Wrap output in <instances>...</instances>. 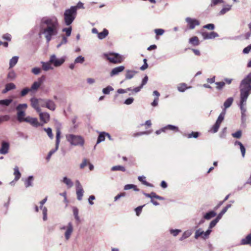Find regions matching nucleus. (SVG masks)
<instances>
[{
    "label": "nucleus",
    "instance_id": "58",
    "mask_svg": "<svg viewBox=\"0 0 251 251\" xmlns=\"http://www.w3.org/2000/svg\"><path fill=\"white\" fill-rule=\"evenodd\" d=\"M203 27L212 30L215 28V25L213 24H208L204 25Z\"/></svg>",
    "mask_w": 251,
    "mask_h": 251
},
{
    "label": "nucleus",
    "instance_id": "29",
    "mask_svg": "<svg viewBox=\"0 0 251 251\" xmlns=\"http://www.w3.org/2000/svg\"><path fill=\"white\" fill-rule=\"evenodd\" d=\"M14 175L15 176L14 180L15 181H18L21 176V174L18 166H15L14 168Z\"/></svg>",
    "mask_w": 251,
    "mask_h": 251
},
{
    "label": "nucleus",
    "instance_id": "39",
    "mask_svg": "<svg viewBox=\"0 0 251 251\" xmlns=\"http://www.w3.org/2000/svg\"><path fill=\"white\" fill-rule=\"evenodd\" d=\"M68 42V39L67 37L63 35L62 36V40L57 45L56 48L57 49L59 48L62 45L66 44Z\"/></svg>",
    "mask_w": 251,
    "mask_h": 251
},
{
    "label": "nucleus",
    "instance_id": "34",
    "mask_svg": "<svg viewBox=\"0 0 251 251\" xmlns=\"http://www.w3.org/2000/svg\"><path fill=\"white\" fill-rule=\"evenodd\" d=\"M164 129H165V131L167 130H170L176 132L179 131V129L177 126L172 125H168L167 126L164 127Z\"/></svg>",
    "mask_w": 251,
    "mask_h": 251
},
{
    "label": "nucleus",
    "instance_id": "43",
    "mask_svg": "<svg viewBox=\"0 0 251 251\" xmlns=\"http://www.w3.org/2000/svg\"><path fill=\"white\" fill-rule=\"evenodd\" d=\"M169 231L174 237H176L181 232V230L179 229H170Z\"/></svg>",
    "mask_w": 251,
    "mask_h": 251
},
{
    "label": "nucleus",
    "instance_id": "56",
    "mask_svg": "<svg viewBox=\"0 0 251 251\" xmlns=\"http://www.w3.org/2000/svg\"><path fill=\"white\" fill-rule=\"evenodd\" d=\"M143 194L148 198H150L151 199H152L153 198H155V196L156 195V193L154 192H151L150 194L146 193H143Z\"/></svg>",
    "mask_w": 251,
    "mask_h": 251
},
{
    "label": "nucleus",
    "instance_id": "42",
    "mask_svg": "<svg viewBox=\"0 0 251 251\" xmlns=\"http://www.w3.org/2000/svg\"><path fill=\"white\" fill-rule=\"evenodd\" d=\"M44 130L46 132L47 134H48L49 137L50 139H52L53 138V135L52 132V129L50 127L48 128H44Z\"/></svg>",
    "mask_w": 251,
    "mask_h": 251
},
{
    "label": "nucleus",
    "instance_id": "20",
    "mask_svg": "<svg viewBox=\"0 0 251 251\" xmlns=\"http://www.w3.org/2000/svg\"><path fill=\"white\" fill-rule=\"evenodd\" d=\"M34 177L33 176H29L24 180V184L25 188L32 187L33 186Z\"/></svg>",
    "mask_w": 251,
    "mask_h": 251
},
{
    "label": "nucleus",
    "instance_id": "40",
    "mask_svg": "<svg viewBox=\"0 0 251 251\" xmlns=\"http://www.w3.org/2000/svg\"><path fill=\"white\" fill-rule=\"evenodd\" d=\"M224 0H211L210 3L209 4L210 7H214L218 4L224 3Z\"/></svg>",
    "mask_w": 251,
    "mask_h": 251
},
{
    "label": "nucleus",
    "instance_id": "13",
    "mask_svg": "<svg viewBox=\"0 0 251 251\" xmlns=\"http://www.w3.org/2000/svg\"><path fill=\"white\" fill-rule=\"evenodd\" d=\"M45 80V76L42 75L38 78L37 81H34L30 88L31 91H36Z\"/></svg>",
    "mask_w": 251,
    "mask_h": 251
},
{
    "label": "nucleus",
    "instance_id": "46",
    "mask_svg": "<svg viewBox=\"0 0 251 251\" xmlns=\"http://www.w3.org/2000/svg\"><path fill=\"white\" fill-rule=\"evenodd\" d=\"M85 60V58L82 55H79L77 56L75 60V63H80L82 64Z\"/></svg>",
    "mask_w": 251,
    "mask_h": 251
},
{
    "label": "nucleus",
    "instance_id": "16",
    "mask_svg": "<svg viewBox=\"0 0 251 251\" xmlns=\"http://www.w3.org/2000/svg\"><path fill=\"white\" fill-rule=\"evenodd\" d=\"M10 148V145L8 142L3 141L1 143V147L0 148V154H6L8 152Z\"/></svg>",
    "mask_w": 251,
    "mask_h": 251
},
{
    "label": "nucleus",
    "instance_id": "62",
    "mask_svg": "<svg viewBox=\"0 0 251 251\" xmlns=\"http://www.w3.org/2000/svg\"><path fill=\"white\" fill-rule=\"evenodd\" d=\"M219 127L220 126L215 123V124L212 127L211 131L213 133H216L218 131Z\"/></svg>",
    "mask_w": 251,
    "mask_h": 251
},
{
    "label": "nucleus",
    "instance_id": "54",
    "mask_svg": "<svg viewBox=\"0 0 251 251\" xmlns=\"http://www.w3.org/2000/svg\"><path fill=\"white\" fill-rule=\"evenodd\" d=\"M226 113V112L225 111V110H223L222 112L219 115L217 119L219 120V121L223 122L224 120Z\"/></svg>",
    "mask_w": 251,
    "mask_h": 251
},
{
    "label": "nucleus",
    "instance_id": "50",
    "mask_svg": "<svg viewBox=\"0 0 251 251\" xmlns=\"http://www.w3.org/2000/svg\"><path fill=\"white\" fill-rule=\"evenodd\" d=\"M219 221V220L218 219H217V218H216L215 219L213 220L212 221H211V222L209 224L208 228L211 229V228L214 227L216 225V224L218 223V222Z\"/></svg>",
    "mask_w": 251,
    "mask_h": 251
},
{
    "label": "nucleus",
    "instance_id": "53",
    "mask_svg": "<svg viewBox=\"0 0 251 251\" xmlns=\"http://www.w3.org/2000/svg\"><path fill=\"white\" fill-rule=\"evenodd\" d=\"M27 107V104L26 103H22L18 104L16 107V110L26 109Z\"/></svg>",
    "mask_w": 251,
    "mask_h": 251
},
{
    "label": "nucleus",
    "instance_id": "15",
    "mask_svg": "<svg viewBox=\"0 0 251 251\" xmlns=\"http://www.w3.org/2000/svg\"><path fill=\"white\" fill-rule=\"evenodd\" d=\"M204 40L212 39L219 37V34L214 31L211 32H202L201 33Z\"/></svg>",
    "mask_w": 251,
    "mask_h": 251
},
{
    "label": "nucleus",
    "instance_id": "26",
    "mask_svg": "<svg viewBox=\"0 0 251 251\" xmlns=\"http://www.w3.org/2000/svg\"><path fill=\"white\" fill-rule=\"evenodd\" d=\"M235 146H239L242 153V156L244 157L246 153V149L243 144L240 141H236L234 143Z\"/></svg>",
    "mask_w": 251,
    "mask_h": 251
},
{
    "label": "nucleus",
    "instance_id": "49",
    "mask_svg": "<svg viewBox=\"0 0 251 251\" xmlns=\"http://www.w3.org/2000/svg\"><path fill=\"white\" fill-rule=\"evenodd\" d=\"M215 84L217 85L216 89L218 90H221L225 85V82L224 81L216 82Z\"/></svg>",
    "mask_w": 251,
    "mask_h": 251
},
{
    "label": "nucleus",
    "instance_id": "12",
    "mask_svg": "<svg viewBox=\"0 0 251 251\" xmlns=\"http://www.w3.org/2000/svg\"><path fill=\"white\" fill-rule=\"evenodd\" d=\"M24 122L30 124L33 126L35 127L43 126V124L38 122L37 118H33L30 116L26 117Z\"/></svg>",
    "mask_w": 251,
    "mask_h": 251
},
{
    "label": "nucleus",
    "instance_id": "6",
    "mask_svg": "<svg viewBox=\"0 0 251 251\" xmlns=\"http://www.w3.org/2000/svg\"><path fill=\"white\" fill-rule=\"evenodd\" d=\"M240 92V103L239 104V106L241 110V113H246L247 111V109L246 107L247 100L250 95L248 93L244 92L243 91Z\"/></svg>",
    "mask_w": 251,
    "mask_h": 251
},
{
    "label": "nucleus",
    "instance_id": "3",
    "mask_svg": "<svg viewBox=\"0 0 251 251\" xmlns=\"http://www.w3.org/2000/svg\"><path fill=\"white\" fill-rule=\"evenodd\" d=\"M67 140L72 146H83L84 144V139L80 135H76L72 134H68L66 136Z\"/></svg>",
    "mask_w": 251,
    "mask_h": 251
},
{
    "label": "nucleus",
    "instance_id": "7",
    "mask_svg": "<svg viewBox=\"0 0 251 251\" xmlns=\"http://www.w3.org/2000/svg\"><path fill=\"white\" fill-rule=\"evenodd\" d=\"M60 135L61 131L59 129H57L56 130V134L55 147L54 149H51L48 153V154L46 157V159L48 161L50 160L51 155L58 150L59 145L60 142Z\"/></svg>",
    "mask_w": 251,
    "mask_h": 251
},
{
    "label": "nucleus",
    "instance_id": "4",
    "mask_svg": "<svg viewBox=\"0 0 251 251\" xmlns=\"http://www.w3.org/2000/svg\"><path fill=\"white\" fill-rule=\"evenodd\" d=\"M240 91L250 94L251 93V72L250 73L240 82Z\"/></svg>",
    "mask_w": 251,
    "mask_h": 251
},
{
    "label": "nucleus",
    "instance_id": "41",
    "mask_svg": "<svg viewBox=\"0 0 251 251\" xmlns=\"http://www.w3.org/2000/svg\"><path fill=\"white\" fill-rule=\"evenodd\" d=\"M16 74L14 72V71H10L8 74H7V78L10 80H14L16 77Z\"/></svg>",
    "mask_w": 251,
    "mask_h": 251
},
{
    "label": "nucleus",
    "instance_id": "35",
    "mask_svg": "<svg viewBox=\"0 0 251 251\" xmlns=\"http://www.w3.org/2000/svg\"><path fill=\"white\" fill-rule=\"evenodd\" d=\"M105 134H106V132H104V131L100 133V134L98 136V139H97V144H98L100 143V142L104 141L105 140Z\"/></svg>",
    "mask_w": 251,
    "mask_h": 251
},
{
    "label": "nucleus",
    "instance_id": "47",
    "mask_svg": "<svg viewBox=\"0 0 251 251\" xmlns=\"http://www.w3.org/2000/svg\"><path fill=\"white\" fill-rule=\"evenodd\" d=\"M30 91H31L30 88L25 87L21 91L20 95L21 97H24Z\"/></svg>",
    "mask_w": 251,
    "mask_h": 251
},
{
    "label": "nucleus",
    "instance_id": "2",
    "mask_svg": "<svg viewBox=\"0 0 251 251\" xmlns=\"http://www.w3.org/2000/svg\"><path fill=\"white\" fill-rule=\"evenodd\" d=\"M76 14V7L73 6L66 9L64 13V22L65 25H70L75 20Z\"/></svg>",
    "mask_w": 251,
    "mask_h": 251
},
{
    "label": "nucleus",
    "instance_id": "24",
    "mask_svg": "<svg viewBox=\"0 0 251 251\" xmlns=\"http://www.w3.org/2000/svg\"><path fill=\"white\" fill-rule=\"evenodd\" d=\"M216 215V213L214 210H211L203 215V218L206 220H209Z\"/></svg>",
    "mask_w": 251,
    "mask_h": 251
},
{
    "label": "nucleus",
    "instance_id": "30",
    "mask_svg": "<svg viewBox=\"0 0 251 251\" xmlns=\"http://www.w3.org/2000/svg\"><path fill=\"white\" fill-rule=\"evenodd\" d=\"M12 99H11L0 100V105L5 107L8 106L12 103Z\"/></svg>",
    "mask_w": 251,
    "mask_h": 251
},
{
    "label": "nucleus",
    "instance_id": "57",
    "mask_svg": "<svg viewBox=\"0 0 251 251\" xmlns=\"http://www.w3.org/2000/svg\"><path fill=\"white\" fill-rule=\"evenodd\" d=\"M47 212L48 210L47 207H44L43 208V219L44 221H46L47 220Z\"/></svg>",
    "mask_w": 251,
    "mask_h": 251
},
{
    "label": "nucleus",
    "instance_id": "37",
    "mask_svg": "<svg viewBox=\"0 0 251 251\" xmlns=\"http://www.w3.org/2000/svg\"><path fill=\"white\" fill-rule=\"evenodd\" d=\"M111 170L112 171H122V172H125L126 171V168H125V167L123 166H121V165H117V166H113L111 169Z\"/></svg>",
    "mask_w": 251,
    "mask_h": 251
},
{
    "label": "nucleus",
    "instance_id": "9",
    "mask_svg": "<svg viewBox=\"0 0 251 251\" xmlns=\"http://www.w3.org/2000/svg\"><path fill=\"white\" fill-rule=\"evenodd\" d=\"M60 229L66 230L64 233V236L65 239L66 240H68L70 238L73 232V224L71 222H69L67 226H60Z\"/></svg>",
    "mask_w": 251,
    "mask_h": 251
},
{
    "label": "nucleus",
    "instance_id": "21",
    "mask_svg": "<svg viewBox=\"0 0 251 251\" xmlns=\"http://www.w3.org/2000/svg\"><path fill=\"white\" fill-rule=\"evenodd\" d=\"M41 100H43V99H37L35 97L31 98L30 100L31 106L34 108L39 106V103H41V102H43V101Z\"/></svg>",
    "mask_w": 251,
    "mask_h": 251
},
{
    "label": "nucleus",
    "instance_id": "11",
    "mask_svg": "<svg viewBox=\"0 0 251 251\" xmlns=\"http://www.w3.org/2000/svg\"><path fill=\"white\" fill-rule=\"evenodd\" d=\"M75 187L77 199L78 201H81L84 191L81 184L78 180L75 181Z\"/></svg>",
    "mask_w": 251,
    "mask_h": 251
},
{
    "label": "nucleus",
    "instance_id": "38",
    "mask_svg": "<svg viewBox=\"0 0 251 251\" xmlns=\"http://www.w3.org/2000/svg\"><path fill=\"white\" fill-rule=\"evenodd\" d=\"M146 177L144 176H139L138 177V179L143 184L150 187H152V185L149 182H147L146 180H144Z\"/></svg>",
    "mask_w": 251,
    "mask_h": 251
},
{
    "label": "nucleus",
    "instance_id": "28",
    "mask_svg": "<svg viewBox=\"0 0 251 251\" xmlns=\"http://www.w3.org/2000/svg\"><path fill=\"white\" fill-rule=\"evenodd\" d=\"M108 30L106 28H104L102 31L99 32L98 37L99 39L102 40L106 38V37L108 35Z\"/></svg>",
    "mask_w": 251,
    "mask_h": 251
},
{
    "label": "nucleus",
    "instance_id": "5",
    "mask_svg": "<svg viewBox=\"0 0 251 251\" xmlns=\"http://www.w3.org/2000/svg\"><path fill=\"white\" fill-rule=\"evenodd\" d=\"M103 55L107 60L113 64L121 63L124 60L123 56L118 53L109 52L104 53Z\"/></svg>",
    "mask_w": 251,
    "mask_h": 251
},
{
    "label": "nucleus",
    "instance_id": "22",
    "mask_svg": "<svg viewBox=\"0 0 251 251\" xmlns=\"http://www.w3.org/2000/svg\"><path fill=\"white\" fill-rule=\"evenodd\" d=\"M41 63L42 64V69L45 71H48L53 69V67L51 66V63L50 62V60L48 62L42 61Z\"/></svg>",
    "mask_w": 251,
    "mask_h": 251
},
{
    "label": "nucleus",
    "instance_id": "64",
    "mask_svg": "<svg viewBox=\"0 0 251 251\" xmlns=\"http://www.w3.org/2000/svg\"><path fill=\"white\" fill-rule=\"evenodd\" d=\"M5 87L7 88V89H8L9 91L11 90L14 89L16 88L15 85L13 83H9L5 85Z\"/></svg>",
    "mask_w": 251,
    "mask_h": 251
},
{
    "label": "nucleus",
    "instance_id": "61",
    "mask_svg": "<svg viewBox=\"0 0 251 251\" xmlns=\"http://www.w3.org/2000/svg\"><path fill=\"white\" fill-rule=\"evenodd\" d=\"M134 99L132 97H130L126 99L124 101V104L126 105H130L133 103Z\"/></svg>",
    "mask_w": 251,
    "mask_h": 251
},
{
    "label": "nucleus",
    "instance_id": "45",
    "mask_svg": "<svg viewBox=\"0 0 251 251\" xmlns=\"http://www.w3.org/2000/svg\"><path fill=\"white\" fill-rule=\"evenodd\" d=\"M72 27L69 26L68 27H65L62 29V31L66 33L67 37H69L71 35L72 32Z\"/></svg>",
    "mask_w": 251,
    "mask_h": 251
},
{
    "label": "nucleus",
    "instance_id": "36",
    "mask_svg": "<svg viewBox=\"0 0 251 251\" xmlns=\"http://www.w3.org/2000/svg\"><path fill=\"white\" fill-rule=\"evenodd\" d=\"M192 231L191 230H186L183 232L182 236L179 238L180 241H183L184 239L189 237L192 235Z\"/></svg>",
    "mask_w": 251,
    "mask_h": 251
},
{
    "label": "nucleus",
    "instance_id": "55",
    "mask_svg": "<svg viewBox=\"0 0 251 251\" xmlns=\"http://www.w3.org/2000/svg\"><path fill=\"white\" fill-rule=\"evenodd\" d=\"M232 136L236 138H240L242 136V131L241 130H238L236 132L233 133Z\"/></svg>",
    "mask_w": 251,
    "mask_h": 251
},
{
    "label": "nucleus",
    "instance_id": "18",
    "mask_svg": "<svg viewBox=\"0 0 251 251\" xmlns=\"http://www.w3.org/2000/svg\"><path fill=\"white\" fill-rule=\"evenodd\" d=\"M39 117L43 125L45 124L48 123L50 119V115L48 112L40 113L39 114Z\"/></svg>",
    "mask_w": 251,
    "mask_h": 251
},
{
    "label": "nucleus",
    "instance_id": "59",
    "mask_svg": "<svg viewBox=\"0 0 251 251\" xmlns=\"http://www.w3.org/2000/svg\"><path fill=\"white\" fill-rule=\"evenodd\" d=\"M144 206H145V205L139 206L135 209V211L136 214L137 216H138L140 215V214L142 210V208Z\"/></svg>",
    "mask_w": 251,
    "mask_h": 251
},
{
    "label": "nucleus",
    "instance_id": "63",
    "mask_svg": "<svg viewBox=\"0 0 251 251\" xmlns=\"http://www.w3.org/2000/svg\"><path fill=\"white\" fill-rule=\"evenodd\" d=\"M2 38L5 40L10 41L11 40V35L9 33H6L2 35Z\"/></svg>",
    "mask_w": 251,
    "mask_h": 251
},
{
    "label": "nucleus",
    "instance_id": "8",
    "mask_svg": "<svg viewBox=\"0 0 251 251\" xmlns=\"http://www.w3.org/2000/svg\"><path fill=\"white\" fill-rule=\"evenodd\" d=\"M65 56L61 58H57L55 54H52L50 56V62L55 67H58L61 66L65 61Z\"/></svg>",
    "mask_w": 251,
    "mask_h": 251
},
{
    "label": "nucleus",
    "instance_id": "27",
    "mask_svg": "<svg viewBox=\"0 0 251 251\" xmlns=\"http://www.w3.org/2000/svg\"><path fill=\"white\" fill-rule=\"evenodd\" d=\"M62 182L67 185L68 188L72 187L74 185V183L71 179L68 178L67 176H65L63 178Z\"/></svg>",
    "mask_w": 251,
    "mask_h": 251
},
{
    "label": "nucleus",
    "instance_id": "23",
    "mask_svg": "<svg viewBox=\"0 0 251 251\" xmlns=\"http://www.w3.org/2000/svg\"><path fill=\"white\" fill-rule=\"evenodd\" d=\"M137 73V71L127 70L126 71V74L125 75V79H131L132 78L134 75Z\"/></svg>",
    "mask_w": 251,
    "mask_h": 251
},
{
    "label": "nucleus",
    "instance_id": "19",
    "mask_svg": "<svg viewBox=\"0 0 251 251\" xmlns=\"http://www.w3.org/2000/svg\"><path fill=\"white\" fill-rule=\"evenodd\" d=\"M17 120L20 123L24 122L25 118V111L23 110H17Z\"/></svg>",
    "mask_w": 251,
    "mask_h": 251
},
{
    "label": "nucleus",
    "instance_id": "31",
    "mask_svg": "<svg viewBox=\"0 0 251 251\" xmlns=\"http://www.w3.org/2000/svg\"><path fill=\"white\" fill-rule=\"evenodd\" d=\"M189 42L194 46H197L200 44L199 38L197 36H194L190 38Z\"/></svg>",
    "mask_w": 251,
    "mask_h": 251
},
{
    "label": "nucleus",
    "instance_id": "33",
    "mask_svg": "<svg viewBox=\"0 0 251 251\" xmlns=\"http://www.w3.org/2000/svg\"><path fill=\"white\" fill-rule=\"evenodd\" d=\"M19 57L17 56H13L9 61V68H12L14 67L17 63Z\"/></svg>",
    "mask_w": 251,
    "mask_h": 251
},
{
    "label": "nucleus",
    "instance_id": "48",
    "mask_svg": "<svg viewBox=\"0 0 251 251\" xmlns=\"http://www.w3.org/2000/svg\"><path fill=\"white\" fill-rule=\"evenodd\" d=\"M114 90V89L112 88V87L110 86H108L106 87L103 88L102 89V92L103 94L105 95L109 94L110 91H112Z\"/></svg>",
    "mask_w": 251,
    "mask_h": 251
},
{
    "label": "nucleus",
    "instance_id": "25",
    "mask_svg": "<svg viewBox=\"0 0 251 251\" xmlns=\"http://www.w3.org/2000/svg\"><path fill=\"white\" fill-rule=\"evenodd\" d=\"M233 101V98L232 97L227 98L224 103V108L223 110H225L226 112V109L229 108L231 105Z\"/></svg>",
    "mask_w": 251,
    "mask_h": 251
},
{
    "label": "nucleus",
    "instance_id": "51",
    "mask_svg": "<svg viewBox=\"0 0 251 251\" xmlns=\"http://www.w3.org/2000/svg\"><path fill=\"white\" fill-rule=\"evenodd\" d=\"M203 233H204V231H201V229L199 228V229L197 230L195 232V238L197 239L200 236H201L202 237Z\"/></svg>",
    "mask_w": 251,
    "mask_h": 251
},
{
    "label": "nucleus",
    "instance_id": "10",
    "mask_svg": "<svg viewBox=\"0 0 251 251\" xmlns=\"http://www.w3.org/2000/svg\"><path fill=\"white\" fill-rule=\"evenodd\" d=\"M42 100L45 103V104H41L42 107H46L53 111L55 110L56 106L55 102L52 100L50 99H43V100Z\"/></svg>",
    "mask_w": 251,
    "mask_h": 251
},
{
    "label": "nucleus",
    "instance_id": "17",
    "mask_svg": "<svg viewBox=\"0 0 251 251\" xmlns=\"http://www.w3.org/2000/svg\"><path fill=\"white\" fill-rule=\"evenodd\" d=\"M125 69V66H120L112 69L110 73V76L113 77L119 75Z\"/></svg>",
    "mask_w": 251,
    "mask_h": 251
},
{
    "label": "nucleus",
    "instance_id": "1",
    "mask_svg": "<svg viewBox=\"0 0 251 251\" xmlns=\"http://www.w3.org/2000/svg\"><path fill=\"white\" fill-rule=\"evenodd\" d=\"M37 25L39 28V37L43 35L47 43L51 40L52 37L58 33L59 24L57 17L54 16L41 18Z\"/></svg>",
    "mask_w": 251,
    "mask_h": 251
},
{
    "label": "nucleus",
    "instance_id": "52",
    "mask_svg": "<svg viewBox=\"0 0 251 251\" xmlns=\"http://www.w3.org/2000/svg\"><path fill=\"white\" fill-rule=\"evenodd\" d=\"M227 7L222 8L220 11V14L221 15H224L231 9V6L227 5Z\"/></svg>",
    "mask_w": 251,
    "mask_h": 251
},
{
    "label": "nucleus",
    "instance_id": "44",
    "mask_svg": "<svg viewBox=\"0 0 251 251\" xmlns=\"http://www.w3.org/2000/svg\"><path fill=\"white\" fill-rule=\"evenodd\" d=\"M200 133L199 132L192 131L191 133L186 135L188 138H197L199 137Z\"/></svg>",
    "mask_w": 251,
    "mask_h": 251
},
{
    "label": "nucleus",
    "instance_id": "60",
    "mask_svg": "<svg viewBox=\"0 0 251 251\" xmlns=\"http://www.w3.org/2000/svg\"><path fill=\"white\" fill-rule=\"evenodd\" d=\"M10 117L8 115H4L0 117L1 120V123L4 121H8L9 120Z\"/></svg>",
    "mask_w": 251,
    "mask_h": 251
},
{
    "label": "nucleus",
    "instance_id": "32",
    "mask_svg": "<svg viewBox=\"0 0 251 251\" xmlns=\"http://www.w3.org/2000/svg\"><path fill=\"white\" fill-rule=\"evenodd\" d=\"M189 88H190V87H187L186 84L185 83H181L177 86V90L180 92H184L187 89Z\"/></svg>",
    "mask_w": 251,
    "mask_h": 251
},
{
    "label": "nucleus",
    "instance_id": "14",
    "mask_svg": "<svg viewBox=\"0 0 251 251\" xmlns=\"http://www.w3.org/2000/svg\"><path fill=\"white\" fill-rule=\"evenodd\" d=\"M185 21L188 23L189 28L190 29H194L196 26L199 25L200 24V22L198 20L190 17L186 18Z\"/></svg>",
    "mask_w": 251,
    "mask_h": 251
}]
</instances>
